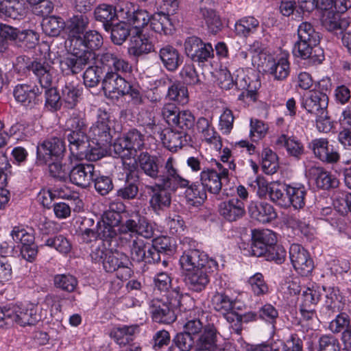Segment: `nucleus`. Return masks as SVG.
<instances>
[{
    "mask_svg": "<svg viewBox=\"0 0 351 351\" xmlns=\"http://www.w3.org/2000/svg\"><path fill=\"white\" fill-rule=\"evenodd\" d=\"M186 300L192 302L188 294H183L180 288H171L160 298L153 299L149 305L150 313L154 322L164 324L173 323L177 319V311H186Z\"/></svg>",
    "mask_w": 351,
    "mask_h": 351,
    "instance_id": "f257e3e1",
    "label": "nucleus"
},
{
    "mask_svg": "<svg viewBox=\"0 0 351 351\" xmlns=\"http://www.w3.org/2000/svg\"><path fill=\"white\" fill-rule=\"evenodd\" d=\"M93 62L95 65L89 66L83 74L84 84L90 88L98 85L101 81V75L106 73V69L121 71L132 70L128 61L110 50L96 54V58Z\"/></svg>",
    "mask_w": 351,
    "mask_h": 351,
    "instance_id": "f03ea898",
    "label": "nucleus"
},
{
    "mask_svg": "<svg viewBox=\"0 0 351 351\" xmlns=\"http://www.w3.org/2000/svg\"><path fill=\"white\" fill-rule=\"evenodd\" d=\"M40 84V90L44 89L45 106L51 111H57L62 105L61 95L56 87H53V68L44 58L36 59L27 66Z\"/></svg>",
    "mask_w": 351,
    "mask_h": 351,
    "instance_id": "7ed1b4c3",
    "label": "nucleus"
},
{
    "mask_svg": "<svg viewBox=\"0 0 351 351\" xmlns=\"http://www.w3.org/2000/svg\"><path fill=\"white\" fill-rule=\"evenodd\" d=\"M135 163L148 177L159 182L167 179L181 176L176 167V160L169 157L165 162L156 155L145 152H141L136 156Z\"/></svg>",
    "mask_w": 351,
    "mask_h": 351,
    "instance_id": "20e7f679",
    "label": "nucleus"
},
{
    "mask_svg": "<svg viewBox=\"0 0 351 351\" xmlns=\"http://www.w3.org/2000/svg\"><path fill=\"white\" fill-rule=\"evenodd\" d=\"M166 178L163 181L156 182L154 185L147 186L151 193L149 200V207L158 215L170 206L171 193L176 192L179 186L187 184V182L183 180L182 176Z\"/></svg>",
    "mask_w": 351,
    "mask_h": 351,
    "instance_id": "39448f33",
    "label": "nucleus"
},
{
    "mask_svg": "<svg viewBox=\"0 0 351 351\" xmlns=\"http://www.w3.org/2000/svg\"><path fill=\"white\" fill-rule=\"evenodd\" d=\"M183 328L196 341L195 351H215L217 348V343L221 335L213 324L204 325L199 318H193L186 322Z\"/></svg>",
    "mask_w": 351,
    "mask_h": 351,
    "instance_id": "423d86ee",
    "label": "nucleus"
},
{
    "mask_svg": "<svg viewBox=\"0 0 351 351\" xmlns=\"http://www.w3.org/2000/svg\"><path fill=\"white\" fill-rule=\"evenodd\" d=\"M10 235L16 243L21 244V257L29 263L34 262L38 253V247L35 243L34 230L32 228L19 224L12 227Z\"/></svg>",
    "mask_w": 351,
    "mask_h": 351,
    "instance_id": "0eeeda50",
    "label": "nucleus"
},
{
    "mask_svg": "<svg viewBox=\"0 0 351 351\" xmlns=\"http://www.w3.org/2000/svg\"><path fill=\"white\" fill-rule=\"evenodd\" d=\"M144 145V134L136 128H132L117 138L112 147L117 157L130 159L138 156L137 152L141 151Z\"/></svg>",
    "mask_w": 351,
    "mask_h": 351,
    "instance_id": "6e6552de",
    "label": "nucleus"
},
{
    "mask_svg": "<svg viewBox=\"0 0 351 351\" xmlns=\"http://www.w3.org/2000/svg\"><path fill=\"white\" fill-rule=\"evenodd\" d=\"M113 121L110 113L99 108L97 120L89 128L88 134L93 143L99 147H108L112 140Z\"/></svg>",
    "mask_w": 351,
    "mask_h": 351,
    "instance_id": "1a4fd4ad",
    "label": "nucleus"
},
{
    "mask_svg": "<svg viewBox=\"0 0 351 351\" xmlns=\"http://www.w3.org/2000/svg\"><path fill=\"white\" fill-rule=\"evenodd\" d=\"M69 53L60 62V67L65 75L80 73L86 66L90 64L96 58V53H84L79 48L69 45Z\"/></svg>",
    "mask_w": 351,
    "mask_h": 351,
    "instance_id": "9d476101",
    "label": "nucleus"
},
{
    "mask_svg": "<svg viewBox=\"0 0 351 351\" xmlns=\"http://www.w3.org/2000/svg\"><path fill=\"white\" fill-rule=\"evenodd\" d=\"M186 56L199 66L214 58V49L210 43L204 42L200 38L192 36L187 37L184 43Z\"/></svg>",
    "mask_w": 351,
    "mask_h": 351,
    "instance_id": "9b49d317",
    "label": "nucleus"
},
{
    "mask_svg": "<svg viewBox=\"0 0 351 351\" xmlns=\"http://www.w3.org/2000/svg\"><path fill=\"white\" fill-rule=\"evenodd\" d=\"M65 152V143L62 138H49L38 144L36 161L39 165H47L53 160H62Z\"/></svg>",
    "mask_w": 351,
    "mask_h": 351,
    "instance_id": "f8f14e48",
    "label": "nucleus"
},
{
    "mask_svg": "<svg viewBox=\"0 0 351 351\" xmlns=\"http://www.w3.org/2000/svg\"><path fill=\"white\" fill-rule=\"evenodd\" d=\"M218 267L217 261H210V265L206 267L183 273L186 286L193 292L203 291L210 283L212 273L217 271Z\"/></svg>",
    "mask_w": 351,
    "mask_h": 351,
    "instance_id": "ddd939ff",
    "label": "nucleus"
},
{
    "mask_svg": "<svg viewBox=\"0 0 351 351\" xmlns=\"http://www.w3.org/2000/svg\"><path fill=\"white\" fill-rule=\"evenodd\" d=\"M132 265V262L125 253L110 250L104 262L103 267L106 272L117 271V277L123 280H128L133 274Z\"/></svg>",
    "mask_w": 351,
    "mask_h": 351,
    "instance_id": "4468645a",
    "label": "nucleus"
},
{
    "mask_svg": "<svg viewBox=\"0 0 351 351\" xmlns=\"http://www.w3.org/2000/svg\"><path fill=\"white\" fill-rule=\"evenodd\" d=\"M43 91L34 84H19L13 95L15 100L27 108L32 109L43 103Z\"/></svg>",
    "mask_w": 351,
    "mask_h": 351,
    "instance_id": "2eb2a0df",
    "label": "nucleus"
},
{
    "mask_svg": "<svg viewBox=\"0 0 351 351\" xmlns=\"http://www.w3.org/2000/svg\"><path fill=\"white\" fill-rule=\"evenodd\" d=\"M129 71H115L106 69L105 76L102 80V88L106 97L119 98L124 96L128 82L121 77V73H127Z\"/></svg>",
    "mask_w": 351,
    "mask_h": 351,
    "instance_id": "dca6fc26",
    "label": "nucleus"
},
{
    "mask_svg": "<svg viewBox=\"0 0 351 351\" xmlns=\"http://www.w3.org/2000/svg\"><path fill=\"white\" fill-rule=\"evenodd\" d=\"M328 97L326 93L311 90L303 97L302 107L312 119L326 116L328 110Z\"/></svg>",
    "mask_w": 351,
    "mask_h": 351,
    "instance_id": "f3484780",
    "label": "nucleus"
},
{
    "mask_svg": "<svg viewBox=\"0 0 351 351\" xmlns=\"http://www.w3.org/2000/svg\"><path fill=\"white\" fill-rule=\"evenodd\" d=\"M210 261H217L208 258L204 252L191 247L185 248L179 260L182 274L197 268L206 267L210 265Z\"/></svg>",
    "mask_w": 351,
    "mask_h": 351,
    "instance_id": "a211bd4d",
    "label": "nucleus"
},
{
    "mask_svg": "<svg viewBox=\"0 0 351 351\" xmlns=\"http://www.w3.org/2000/svg\"><path fill=\"white\" fill-rule=\"evenodd\" d=\"M123 8L119 9L120 19L125 20L130 25H133L136 29H141L150 22L151 16L144 9L130 2H124Z\"/></svg>",
    "mask_w": 351,
    "mask_h": 351,
    "instance_id": "6ab92c4d",
    "label": "nucleus"
},
{
    "mask_svg": "<svg viewBox=\"0 0 351 351\" xmlns=\"http://www.w3.org/2000/svg\"><path fill=\"white\" fill-rule=\"evenodd\" d=\"M289 258L295 270L307 276L314 268V263L308 252L300 245L293 243L289 247Z\"/></svg>",
    "mask_w": 351,
    "mask_h": 351,
    "instance_id": "aec40b11",
    "label": "nucleus"
},
{
    "mask_svg": "<svg viewBox=\"0 0 351 351\" xmlns=\"http://www.w3.org/2000/svg\"><path fill=\"white\" fill-rule=\"evenodd\" d=\"M276 242V237L270 230L253 231L250 248L248 250L250 255L266 258L269 246Z\"/></svg>",
    "mask_w": 351,
    "mask_h": 351,
    "instance_id": "412c9836",
    "label": "nucleus"
},
{
    "mask_svg": "<svg viewBox=\"0 0 351 351\" xmlns=\"http://www.w3.org/2000/svg\"><path fill=\"white\" fill-rule=\"evenodd\" d=\"M309 148L315 156L323 162L334 164L339 160L340 155L332 145H330L327 138H315L309 143Z\"/></svg>",
    "mask_w": 351,
    "mask_h": 351,
    "instance_id": "4be33fe9",
    "label": "nucleus"
},
{
    "mask_svg": "<svg viewBox=\"0 0 351 351\" xmlns=\"http://www.w3.org/2000/svg\"><path fill=\"white\" fill-rule=\"evenodd\" d=\"M95 173V168L93 164L78 162L71 165L69 178L72 184L85 189L93 182Z\"/></svg>",
    "mask_w": 351,
    "mask_h": 351,
    "instance_id": "5701e85b",
    "label": "nucleus"
},
{
    "mask_svg": "<svg viewBox=\"0 0 351 351\" xmlns=\"http://www.w3.org/2000/svg\"><path fill=\"white\" fill-rule=\"evenodd\" d=\"M160 138L165 147L172 152H176L184 146H192L191 134L184 133L176 129H167L162 132Z\"/></svg>",
    "mask_w": 351,
    "mask_h": 351,
    "instance_id": "b1692460",
    "label": "nucleus"
},
{
    "mask_svg": "<svg viewBox=\"0 0 351 351\" xmlns=\"http://www.w3.org/2000/svg\"><path fill=\"white\" fill-rule=\"evenodd\" d=\"M12 310L13 324L15 323L21 326H34L41 320V315L38 313L37 306L12 305Z\"/></svg>",
    "mask_w": 351,
    "mask_h": 351,
    "instance_id": "393cba45",
    "label": "nucleus"
},
{
    "mask_svg": "<svg viewBox=\"0 0 351 351\" xmlns=\"http://www.w3.org/2000/svg\"><path fill=\"white\" fill-rule=\"evenodd\" d=\"M156 47L154 38L147 34L138 30L135 36H132L130 43L128 48V53L130 56L139 58L151 52L156 51Z\"/></svg>",
    "mask_w": 351,
    "mask_h": 351,
    "instance_id": "a878e982",
    "label": "nucleus"
},
{
    "mask_svg": "<svg viewBox=\"0 0 351 351\" xmlns=\"http://www.w3.org/2000/svg\"><path fill=\"white\" fill-rule=\"evenodd\" d=\"M218 210L220 216L229 222L237 221L245 215L244 202L237 197L221 202Z\"/></svg>",
    "mask_w": 351,
    "mask_h": 351,
    "instance_id": "bb28decb",
    "label": "nucleus"
},
{
    "mask_svg": "<svg viewBox=\"0 0 351 351\" xmlns=\"http://www.w3.org/2000/svg\"><path fill=\"white\" fill-rule=\"evenodd\" d=\"M308 173L319 189L330 191L339 186V182L336 176L322 167L312 166L308 169Z\"/></svg>",
    "mask_w": 351,
    "mask_h": 351,
    "instance_id": "cd10ccee",
    "label": "nucleus"
},
{
    "mask_svg": "<svg viewBox=\"0 0 351 351\" xmlns=\"http://www.w3.org/2000/svg\"><path fill=\"white\" fill-rule=\"evenodd\" d=\"M71 46L79 48L83 52L95 53V51L98 50L104 43L103 36L95 30H89L83 34V36L78 38H73L70 40Z\"/></svg>",
    "mask_w": 351,
    "mask_h": 351,
    "instance_id": "c85d7f7f",
    "label": "nucleus"
},
{
    "mask_svg": "<svg viewBox=\"0 0 351 351\" xmlns=\"http://www.w3.org/2000/svg\"><path fill=\"white\" fill-rule=\"evenodd\" d=\"M221 178L217 171L213 168L204 167L200 173L199 180L206 192L216 195L217 199H221L220 192L222 189Z\"/></svg>",
    "mask_w": 351,
    "mask_h": 351,
    "instance_id": "c756f323",
    "label": "nucleus"
},
{
    "mask_svg": "<svg viewBox=\"0 0 351 351\" xmlns=\"http://www.w3.org/2000/svg\"><path fill=\"white\" fill-rule=\"evenodd\" d=\"M317 47V45H313L298 38L293 46V53L296 57L304 60L310 59L313 63L320 64L324 58L322 50Z\"/></svg>",
    "mask_w": 351,
    "mask_h": 351,
    "instance_id": "7c9ffc66",
    "label": "nucleus"
},
{
    "mask_svg": "<svg viewBox=\"0 0 351 351\" xmlns=\"http://www.w3.org/2000/svg\"><path fill=\"white\" fill-rule=\"evenodd\" d=\"M123 216L120 214L106 210L101 215L98 222H101L103 228L100 230L99 234L104 238H109L110 241L115 238L118 234V228L123 221Z\"/></svg>",
    "mask_w": 351,
    "mask_h": 351,
    "instance_id": "2f4dec72",
    "label": "nucleus"
},
{
    "mask_svg": "<svg viewBox=\"0 0 351 351\" xmlns=\"http://www.w3.org/2000/svg\"><path fill=\"white\" fill-rule=\"evenodd\" d=\"M158 56L164 67L170 72L176 71L183 63L184 57L171 45H165L158 51Z\"/></svg>",
    "mask_w": 351,
    "mask_h": 351,
    "instance_id": "473e14b6",
    "label": "nucleus"
},
{
    "mask_svg": "<svg viewBox=\"0 0 351 351\" xmlns=\"http://www.w3.org/2000/svg\"><path fill=\"white\" fill-rule=\"evenodd\" d=\"M122 6H123V1L117 3L115 6L106 3L101 4L94 11L95 19L97 21L102 23L104 29L108 30L115 19H120L119 9L123 8Z\"/></svg>",
    "mask_w": 351,
    "mask_h": 351,
    "instance_id": "72a5a7b5",
    "label": "nucleus"
},
{
    "mask_svg": "<svg viewBox=\"0 0 351 351\" xmlns=\"http://www.w3.org/2000/svg\"><path fill=\"white\" fill-rule=\"evenodd\" d=\"M324 10V12L321 18L322 26L328 32L333 34H342L348 25L347 21L342 19L340 12H337L333 9Z\"/></svg>",
    "mask_w": 351,
    "mask_h": 351,
    "instance_id": "f704fd0d",
    "label": "nucleus"
},
{
    "mask_svg": "<svg viewBox=\"0 0 351 351\" xmlns=\"http://www.w3.org/2000/svg\"><path fill=\"white\" fill-rule=\"evenodd\" d=\"M183 180L187 182L184 186H179L180 189H185L184 195L188 203L194 206H199L203 204L207 199V192L202 184L198 182L191 183V182L182 177Z\"/></svg>",
    "mask_w": 351,
    "mask_h": 351,
    "instance_id": "c9c22d12",
    "label": "nucleus"
},
{
    "mask_svg": "<svg viewBox=\"0 0 351 351\" xmlns=\"http://www.w3.org/2000/svg\"><path fill=\"white\" fill-rule=\"evenodd\" d=\"M89 19L86 14H73L65 21V31L68 34L69 41L78 38L88 27Z\"/></svg>",
    "mask_w": 351,
    "mask_h": 351,
    "instance_id": "e433bc0d",
    "label": "nucleus"
},
{
    "mask_svg": "<svg viewBox=\"0 0 351 351\" xmlns=\"http://www.w3.org/2000/svg\"><path fill=\"white\" fill-rule=\"evenodd\" d=\"M285 191L287 193L288 208L293 206L295 209H301L304 207L308 191L303 184L285 185Z\"/></svg>",
    "mask_w": 351,
    "mask_h": 351,
    "instance_id": "4c0bfd02",
    "label": "nucleus"
},
{
    "mask_svg": "<svg viewBox=\"0 0 351 351\" xmlns=\"http://www.w3.org/2000/svg\"><path fill=\"white\" fill-rule=\"evenodd\" d=\"M66 138L71 155L77 158L87 150L90 139L86 132H69Z\"/></svg>",
    "mask_w": 351,
    "mask_h": 351,
    "instance_id": "58836bf2",
    "label": "nucleus"
},
{
    "mask_svg": "<svg viewBox=\"0 0 351 351\" xmlns=\"http://www.w3.org/2000/svg\"><path fill=\"white\" fill-rule=\"evenodd\" d=\"M251 217L263 223H269L278 217L273 206L267 202L252 203L249 206Z\"/></svg>",
    "mask_w": 351,
    "mask_h": 351,
    "instance_id": "ea45409f",
    "label": "nucleus"
},
{
    "mask_svg": "<svg viewBox=\"0 0 351 351\" xmlns=\"http://www.w3.org/2000/svg\"><path fill=\"white\" fill-rule=\"evenodd\" d=\"M149 25L153 31L160 34L171 35L174 31L170 14L163 12H156L152 14Z\"/></svg>",
    "mask_w": 351,
    "mask_h": 351,
    "instance_id": "a19ab883",
    "label": "nucleus"
},
{
    "mask_svg": "<svg viewBox=\"0 0 351 351\" xmlns=\"http://www.w3.org/2000/svg\"><path fill=\"white\" fill-rule=\"evenodd\" d=\"M198 16L204 20L208 32L217 34L222 29V22L216 11L204 5H200L197 12Z\"/></svg>",
    "mask_w": 351,
    "mask_h": 351,
    "instance_id": "79ce46f5",
    "label": "nucleus"
},
{
    "mask_svg": "<svg viewBox=\"0 0 351 351\" xmlns=\"http://www.w3.org/2000/svg\"><path fill=\"white\" fill-rule=\"evenodd\" d=\"M236 73L234 86L238 90H245L247 97L254 98L261 85L260 82L258 80H252L242 69L237 70Z\"/></svg>",
    "mask_w": 351,
    "mask_h": 351,
    "instance_id": "37998d69",
    "label": "nucleus"
},
{
    "mask_svg": "<svg viewBox=\"0 0 351 351\" xmlns=\"http://www.w3.org/2000/svg\"><path fill=\"white\" fill-rule=\"evenodd\" d=\"M276 145L279 147H285L291 156L297 159L304 154V148L302 143L296 138L281 134L276 141Z\"/></svg>",
    "mask_w": 351,
    "mask_h": 351,
    "instance_id": "c03bdc74",
    "label": "nucleus"
},
{
    "mask_svg": "<svg viewBox=\"0 0 351 351\" xmlns=\"http://www.w3.org/2000/svg\"><path fill=\"white\" fill-rule=\"evenodd\" d=\"M196 126L197 130L202 134L207 143L214 145L216 148H221V138L206 118H199L196 123Z\"/></svg>",
    "mask_w": 351,
    "mask_h": 351,
    "instance_id": "a18cd8bd",
    "label": "nucleus"
},
{
    "mask_svg": "<svg viewBox=\"0 0 351 351\" xmlns=\"http://www.w3.org/2000/svg\"><path fill=\"white\" fill-rule=\"evenodd\" d=\"M166 97L179 104H186L189 100L187 86L180 80H174L167 89Z\"/></svg>",
    "mask_w": 351,
    "mask_h": 351,
    "instance_id": "49530a36",
    "label": "nucleus"
},
{
    "mask_svg": "<svg viewBox=\"0 0 351 351\" xmlns=\"http://www.w3.org/2000/svg\"><path fill=\"white\" fill-rule=\"evenodd\" d=\"M121 21L116 24L110 25V28L106 32H110V38L112 42L117 45H122L130 35L131 28L130 24L127 22Z\"/></svg>",
    "mask_w": 351,
    "mask_h": 351,
    "instance_id": "de8ad7c7",
    "label": "nucleus"
},
{
    "mask_svg": "<svg viewBox=\"0 0 351 351\" xmlns=\"http://www.w3.org/2000/svg\"><path fill=\"white\" fill-rule=\"evenodd\" d=\"M268 72L276 80H285L290 73V64L287 58L282 57L276 61L268 62Z\"/></svg>",
    "mask_w": 351,
    "mask_h": 351,
    "instance_id": "09e8293b",
    "label": "nucleus"
},
{
    "mask_svg": "<svg viewBox=\"0 0 351 351\" xmlns=\"http://www.w3.org/2000/svg\"><path fill=\"white\" fill-rule=\"evenodd\" d=\"M82 93V88L71 83H66L61 90L62 103L64 102L66 108L73 109L77 106Z\"/></svg>",
    "mask_w": 351,
    "mask_h": 351,
    "instance_id": "8fccbe9b",
    "label": "nucleus"
},
{
    "mask_svg": "<svg viewBox=\"0 0 351 351\" xmlns=\"http://www.w3.org/2000/svg\"><path fill=\"white\" fill-rule=\"evenodd\" d=\"M211 303L215 311L221 314H227L235 308V301L223 292H216Z\"/></svg>",
    "mask_w": 351,
    "mask_h": 351,
    "instance_id": "3c124183",
    "label": "nucleus"
},
{
    "mask_svg": "<svg viewBox=\"0 0 351 351\" xmlns=\"http://www.w3.org/2000/svg\"><path fill=\"white\" fill-rule=\"evenodd\" d=\"M193 347L195 350L196 341L183 331L176 335L168 350L169 351H190Z\"/></svg>",
    "mask_w": 351,
    "mask_h": 351,
    "instance_id": "603ef678",
    "label": "nucleus"
},
{
    "mask_svg": "<svg viewBox=\"0 0 351 351\" xmlns=\"http://www.w3.org/2000/svg\"><path fill=\"white\" fill-rule=\"evenodd\" d=\"M138 328V326L136 325L123 326L112 330L110 337L114 339L117 344L124 346L133 340L132 336Z\"/></svg>",
    "mask_w": 351,
    "mask_h": 351,
    "instance_id": "864d4df0",
    "label": "nucleus"
},
{
    "mask_svg": "<svg viewBox=\"0 0 351 351\" xmlns=\"http://www.w3.org/2000/svg\"><path fill=\"white\" fill-rule=\"evenodd\" d=\"M49 175L60 181L69 178L72 162H62V160H53L47 163Z\"/></svg>",
    "mask_w": 351,
    "mask_h": 351,
    "instance_id": "5fc2aeb1",
    "label": "nucleus"
},
{
    "mask_svg": "<svg viewBox=\"0 0 351 351\" xmlns=\"http://www.w3.org/2000/svg\"><path fill=\"white\" fill-rule=\"evenodd\" d=\"M261 167L263 171L268 175H273L278 169V157L277 154L269 148L262 150Z\"/></svg>",
    "mask_w": 351,
    "mask_h": 351,
    "instance_id": "6e6d98bb",
    "label": "nucleus"
},
{
    "mask_svg": "<svg viewBox=\"0 0 351 351\" xmlns=\"http://www.w3.org/2000/svg\"><path fill=\"white\" fill-rule=\"evenodd\" d=\"M132 173H126L125 181L123 186L117 189L116 195L123 200H132L136 197L139 189L137 181L130 180Z\"/></svg>",
    "mask_w": 351,
    "mask_h": 351,
    "instance_id": "4d7b16f0",
    "label": "nucleus"
},
{
    "mask_svg": "<svg viewBox=\"0 0 351 351\" xmlns=\"http://www.w3.org/2000/svg\"><path fill=\"white\" fill-rule=\"evenodd\" d=\"M259 26L258 21L253 16H245L239 20L234 26V31L239 36L247 37L254 33Z\"/></svg>",
    "mask_w": 351,
    "mask_h": 351,
    "instance_id": "13d9d810",
    "label": "nucleus"
},
{
    "mask_svg": "<svg viewBox=\"0 0 351 351\" xmlns=\"http://www.w3.org/2000/svg\"><path fill=\"white\" fill-rule=\"evenodd\" d=\"M42 28L45 34L52 37L58 36L65 29V21L61 17L52 16L43 21Z\"/></svg>",
    "mask_w": 351,
    "mask_h": 351,
    "instance_id": "bf43d9fd",
    "label": "nucleus"
},
{
    "mask_svg": "<svg viewBox=\"0 0 351 351\" xmlns=\"http://www.w3.org/2000/svg\"><path fill=\"white\" fill-rule=\"evenodd\" d=\"M298 38L313 45L319 43L320 35L315 30L313 25L308 22H302L298 28Z\"/></svg>",
    "mask_w": 351,
    "mask_h": 351,
    "instance_id": "052dcab7",
    "label": "nucleus"
},
{
    "mask_svg": "<svg viewBox=\"0 0 351 351\" xmlns=\"http://www.w3.org/2000/svg\"><path fill=\"white\" fill-rule=\"evenodd\" d=\"M141 217V215L138 212L128 213L118 228V232L124 234L128 233L136 234V231H138V223H140Z\"/></svg>",
    "mask_w": 351,
    "mask_h": 351,
    "instance_id": "680f3d73",
    "label": "nucleus"
},
{
    "mask_svg": "<svg viewBox=\"0 0 351 351\" xmlns=\"http://www.w3.org/2000/svg\"><path fill=\"white\" fill-rule=\"evenodd\" d=\"M53 284L58 289L71 293L77 285V280L71 274H56L53 278Z\"/></svg>",
    "mask_w": 351,
    "mask_h": 351,
    "instance_id": "e2e57ef3",
    "label": "nucleus"
},
{
    "mask_svg": "<svg viewBox=\"0 0 351 351\" xmlns=\"http://www.w3.org/2000/svg\"><path fill=\"white\" fill-rule=\"evenodd\" d=\"M194 125L195 117L188 110L180 111L173 125L175 129L183 131L184 133L191 134V136Z\"/></svg>",
    "mask_w": 351,
    "mask_h": 351,
    "instance_id": "0e129e2a",
    "label": "nucleus"
},
{
    "mask_svg": "<svg viewBox=\"0 0 351 351\" xmlns=\"http://www.w3.org/2000/svg\"><path fill=\"white\" fill-rule=\"evenodd\" d=\"M38 41L39 35L37 32L32 29H23L20 31L16 44L25 50H29L34 49Z\"/></svg>",
    "mask_w": 351,
    "mask_h": 351,
    "instance_id": "69168bd1",
    "label": "nucleus"
},
{
    "mask_svg": "<svg viewBox=\"0 0 351 351\" xmlns=\"http://www.w3.org/2000/svg\"><path fill=\"white\" fill-rule=\"evenodd\" d=\"M302 306L304 308H310L316 305L321 298L320 287L313 284L311 287H308L303 291Z\"/></svg>",
    "mask_w": 351,
    "mask_h": 351,
    "instance_id": "338daca9",
    "label": "nucleus"
},
{
    "mask_svg": "<svg viewBox=\"0 0 351 351\" xmlns=\"http://www.w3.org/2000/svg\"><path fill=\"white\" fill-rule=\"evenodd\" d=\"M150 245L160 257L161 254L170 256L173 254L175 251V247L174 244L172 243V240L167 237L156 238L152 241V243Z\"/></svg>",
    "mask_w": 351,
    "mask_h": 351,
    "instance_id": "774afa93",
    "label": "nucleus"
}]
</instances>
